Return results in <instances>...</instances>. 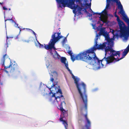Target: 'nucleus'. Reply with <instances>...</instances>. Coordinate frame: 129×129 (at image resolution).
Segmentation results:
<instances>
[{
    "mask_svg": "<svg viewBox=\"0 0 129 129\" xmlns=\"http://www.w3.org/2000/svg\"><path fill=\"white\" fill-rule=\"evenodd\" d=\"M59 55L57 53H56L53 56L54 58L55 59L59 58Z\"/></svg>",
    "mask_w": 129,
    "mask_h": 129,
    "instance_id": "nucleus-24",
    "label": "nucleus"
},
{
    "mask_svg": "<svg viewBox=\"0 0 129 129\" xmlns=\"http://www.w3.org/2000/svg\"><path fill=\"white\" fill-rule=\"evenodd\" d=\"M7 38H8V37H7Z\"/></svg>",
    "mask_w": 129,
    "mask_h": 129,
    "instance_id": "nucleus-59",
    "label": "nucleus"
},
{
    "mask_svg": "<svg viewBox=\"0 0 129 129\" xmlns=\"http://www.w3.org/2000/svg\"><path fill=\"white\" fill-rule=\"evenodd\" d=\"M102 12L100 13H97V14H98L100 15H102Z\"/></svg>",
    "mask_w": 129,
    "mask_h": 129,
    "instance_id": "nucleus-42",
    "label": "nucleus"
},
{
    "mask_svg": "<svg viewBox=\"0 0 129 129\" xmlns=\"http://www.w3.org/2000/svg\"><path fill=\"white\" fill-rule=\"evenodd\" d=\"M83 0H77L78 2L80 4H82L81 2Z\"/></svg>",
    "mask_w": 129,
    "mask_h": 129,
    "instance_id": "nucleus-38",
    "label": "nucleus"
},
{
    "mask_svg": "<svg viewBox=\"0 0 129 129\" xmlns=\"http://www.w3.org/2000/svg\"><path fill=\"white\" fill-rule=\"evenodd\" d=\"M111 2H112V1H110V2L107 1V4L105 8V9H107L110 6V3Z\"/></svg>",
    "mask_w": 129,
    "mask_h": 129,
    "instance_id": "nucleus-25",
    "label": "nucleus"
},
{
    "mask_svg": "<svg viewBox=\"0 0 129 129\" xmlns=\"http://www.w3.org/2000/svg\"><path fill=\"white\" fill-rule=\"evenodd\" d=\"M66 69L68 70V71H70V69L69 68V67H68V64H66V66H65Z\"/></svg>",
    "mask_w": 129,
    "mask_h": 129,
    "instance_id": "nucleus-31",
    "label": "nucleus"
},
{
    "mask_svg": "<svg viewBox=\"0 0 129 129\" xmlns=\"http://www.w3.org/2000/svg\"><path fill=\"white\" fill-rule=\"evenodd\" d=\"M56 85V84H55L54 83H53L52 84V87H55V85Z\"/></svg>",
    "mask_w": 129,
    "mask_h": 129,
    "instance_id": "nucleus-44",
    "label": "nucleus"
},
{
    "mask_svg": "<svg viewBox=\"0 0 129 129\" xmlns=\"http://www.w3.org/2000/svg\"><path fill=\"white\" fill-rule=\"evenodd\" d=\"M59 97H60V98L61 97H63V95H61L60 96H59Z\"/></svg>",
    "mask_w": 129,
    "mask_h": 129,
    "instance_id": "nucleus-48",
    "label": "nucleus"
},
{
    "mask_svg": "<svg viewBox=\"0 0 129 129\" xmlns=\"http://www.w3.org/2000/svg\"><path fill=\"white\" fill-rule=\"evenodd\" d=\"M52 76L54 78L56 79L58 76V74L57 72L55 71H54L52 73Z\"/></svg>",
    "mask_w": 129,
    "mask_h": 129,
    "instance_id": "nucleus-15",
    "label": "nucleus"
},
{
    "mask_svg": "<svg viewBox=\"0 0 129 129\" xmlns=\"http://www.w3.org/2000/svg\"><path fill=\"white\" fill-rule=\"evenodd\" d=\"M81 111H83V109H82V108H81Z\"/></svg>",
    "mask_w": 129,
    "mask_h": 129,
    "instance_id": "nucleus-47",
    "label": "nucleus"
},
{
    "mask_svg": "<svg viewBox=\"0 0 129 129\" xmlns=\"http://www.w3.org/2000/svg\"><path fill=\"white\" fill-rule=\"evenodd\" d=\"M29 30H31L33 33L35 35H36V34L32 30L30 29H28Z\"/></svg>",
    "mask_w": 129,
    "mask_h": 129,
    "instance_id": "nucleus-41",
    "label": "nucleus"
},
{
    "mask_svg": "<svg viewBox=\"0 0 129 129\" xmlns=\"http://www.w3.org/2000/svg\"><path fill=\"white\" fill-rule=\"evenodd\" d=\"M107 31L105 32V30L103 29H101V33L102 35L104 37L108 35V34L107 33Z\"/></svg>",
    "mask_w": 129,
    "mask_h": 129,
    "instance_id": "nucleus-17",
    "label": "nucleus"
},
{
    "mask_svg": "<svg viewBox=\"0 0 129 129\" xmlns=\"http://www.w3.org/2000/svg\"><path fill=\"white\" fill-rule=\"evenodd\" d=\"M54 79H55V78H54L53 77H51L50 79V81L53 83Z\"/></svg>",
    "mask_w": 129,
    "mask_h": 129,
    "instance_id": "nucleus-34",
    "label": "nucleus"
},
{
    "mask_svg": "<svg viewBox=\"0 0 129 129\" xmlns=\"http://www.w3.org/2000/svg\"><path fill=\"white\" fill-rule=\"evenodd\" d=\"M62 112L63 113V117H66L68 116V111H66L64 110Z\"/></svg>",
    "mask_w": 129,
    "mask_h": 129,
    "instance_id": "nucleus-20",
    "label": "nucleus"
},
{
    "mask_svg": "<svg viewBox=\"0 0 129 129\" xmlns=\"http://www.w3.org/2000/svg\"><path fill=\"white\" fill-rule=\"evenodd\" d=\"M90 9L91 10V12L92 13V12L93 13V15H94L95 14H97V13L96 12V13H94L93 11L90 8Z\"/></svg>",
    "mask_w": 129,
    "mask_h": 129,
    "instance_id": "nucleus-36",
    "label": "nucleus"
},
{
    "mask_svg": "<svg viewBox=\"0 0 129 129\" xmlns=\"http://www.w3.org/2000/svg\"><path fill=\"white\" fill-rule=\"evenodd\" d=\"M66 41H67L66 37H65L62 41V43L63 44H64L66 43Z\"/></svg>",
    "mask_w": 129,
    "mask_h": 129,
    "instance_id": "nucleus-27",
    "label": "nucleus"
},
{
    "mask_svg": "<svg viewBox=\"0 0 129 129\" xmlns=\"http://www.w3.org/2000/svg\"><path fill=\"white\" fill-rule=\"evenodd\" d=\"M102 13L103 14L104 16H106L107 15V12L105 9L102 11Z\"/></svg>",
    "mask_w": 129,
    "mask_h": 129,
    "instance_id": "nucleus-23",
    "label": "nucleus"
},
{
    "mask_svg": "<svg viewBox=\"0 0 129 129\" xmlns=\"http://www.w3.org/2000/svg\"><path fill=\"white\" fill-rule=\"evenodd\" d=\"M71 75L72 76V77L74 79H75V78H75V77L74 76L73 74H72Z\"/></svg>",
    "mask_w": 129,
    "mask_h": 129,
    "instance_id": "nucleus-39",
    "label": "nucleus"
},
{
    "mask_svg": "<svg viewBox=\"0 0 129 129\" xmlns=\"http://www.w3.org/2000/svg\"><path fill=\"white\" fill-rule=\"evenodd\" d=\"M70 56L71 59L73 62L76 59L81 60L88 63L89 55L87 50L81 52L76 56L72 54Z\"/></svg>",
    "mask_w": 129,
    "mask_h": 129,
    "instance_id": "nucleus-8",
    "label": "nucleus"
},
{
    "mask_svg": "<svg viewBox=\"0 0 129 129\" xmlns=\"http://www.w3.org/2000/svg\"><path fill=\"white\" fill-rule=\"evenodd\" d=\"M106 40L107 41V44L109 46H111L113 45V42L112 40L109 37V35L105 37Z\"/></svg>",
    "mask_w": 129,
    "mask_h": 129,
    "instance_id": "nucleus-11",
    "label": "nucleus"
},
{
    "mask_svg": "<svg viewBox=\"0 0 129 129\" xmlns=\"http://www.w3.org/2000/svg\"><path fill=\"white\" fill-rule=\"evenodd\" d=\"M125 38L126 39H127V37H126Z\"/></svg>",
    "mask_w": 129,
    "mask_h": 129,
    "instance_id": "nucleus-53",
    "label": "nucleus"
},
{
    "mask_svg": "<svg viewBox=\"0 0 129 129\" xmlns=\"http://www.w3.org/2000/svg\"><path fill=\"white\" fill-rule=\"evenodd\" d=\"M66 58L64 57H62L61 59V62L62 63H63L65 64V66H66V64H68L67 62V63L66 62Z\"/></svg>",
    "mask_w": 129,
    "mask_h": 129,
    "instance_id": "nucleus-19",
    "label": "nucleus"
},
{
    "mask_svg": "<svg viewBox=\"0 0 129 129\" xmlns=\"http://www.w3.org/2000/svg\"><path fill=\"white\" fill-rule=\"evenodd\" d=\"M100 18L101 21L103 22V23H106V22L107 20H106L102 19L101 16L100 17Z\"/></svg>",
    "mask_w": 129,
    "mask_h": 129,
    "instance_id": "nucleus-28",
    "label": "nucleus"
},
{
    "mask_svg": "<svg viewBox=\"0 0 129 129\" xmlns=\"http://www.w3.org/2000/svg\"><path fill=\"white\" fill-rule=\"evenodd\" d=\"M68 35H67V36H68Z\"/></svg>",
    "mask_w": 129,
    "mask_h": 129,
    "instance_id": "nucleus-57",
    "label": "nucleus"
},
{
    "mask_svg": "<svg viewBox=\"0 0 129 129\" xmlns=\"http://www.w3.org/2000/svg\"><path fill=\"white\" fill-rule=\"evenodd\" d=\"M56 0L58 3H61L63 7L67 6L72 9H73V12L75 14L78 11L79 14L81 15L82 14L81 11L83 8L78 5L75 6V2L76 0Z\"/></svg>",
    "mask_w": 129,
    "mask_h": 129,
    "instance_id": "nucleus-3",
    "label": "nucleus"
},
{
    "mask_svg": "<svg viewBox=\"0 0 129 129\" xmlns=\"http://www.w3.org/2000/svg\"><path fill=\"white\" fill-rule=\"evenodd\" d=\"M1 85H2L3 84V83H1Z\"/></svg>",
    "mask_w": 129,
    "mask_h": 129,
    "instance_id": "nucleus-49",
    "label": "nucleus"
},
{
    "mask_svg": "<svg viewBox=\"0 0 129 129\" xmlns=\"http://www.w3.org/2000/svg\"><path fill=\"white\" fill-rule=\"evenodd\" d=\"M59 119L60 121L62 122V124L64 125L65 128L67 129V127H68V124L67 121L63 120L62 117L60 118Z\"/></svg>",
    "mask_w": 129,
    "mask_h": 129,
    "instance_id": "nucleus-13",
    "label": "nucleus"
},
{
    "mask_svg": "<svg viewBox=\"0 0 129 129\" xmlns=\"http://www.w3.org/2000/svg\"><path fill=\"white\" fill-rule=\"evenodd\" d=\"M113 45L110 46V47H108L105 50V56H107L111 62H115L119 61L117 60L118 57L120 56V52L119 51H116L113 50L112 47Z\"/></svg>",
    "mask_w": 129,
    "mask_h": 129,
    "instance_id": "nucleus-4",
    "label": "nucleus"
},
{
    "mask_svg": "<svg viewBox=\"0 0 129 129\" xmlns=\"http://www.w3.org/2000/svg\"><path fill=\"white\" fill-rule=\"evenodd\" d=\"M58 92L60 93V94H62V92L61 91L60 89H59L58 90Z\"/></svg>",
    "mask_w": 129,
    "mask_h": 129,
    "instance_id": "nucleus-37",
    "label": "nucleus"
},
{
    "mask_svg": "<svg viewBox=\"0 0 129 129\" xmlns=\"http://www.w3.org/2000/svg\"><path fill=\"white\" fill-rule=\"evenodd\" d=\"M69 72H70V73L71 74V75L72 74H73L72 73V71H69Z\"/></svg>",
    "mask_w": 129,
    "mask_h": 129,
    "instance_id": "nucleus-46",
    "label": "nucleus"
},
{
    "mask_svg": "<svg viewBox=\"0 0 129 129\" xmlns=\"http://www.w3.org/2000/svg\"><path fill=\"white\" fill-rule=\"evenodd\" d=\"M122 16L123 17V20L125 21L126 22L129 23V19L127 17L125 14ZM127 35L128 36H129V28H128L127 29Z\"/></svg>",
    "mask_w": 129,
    "mask_h": 129,
    "instance_id": "nucleus-14",
    "label": "nucleus"
},
{
    "mask_svg": "<svg viewBox=\"0 0 129 129\" xmlns=\"http://www.w3.org/2000/svg\"><path fill=\"white\" fill-rule=\"evenodd\" d=\"M98 39V38H96L95 40V44L94 45L93 47L87 50L89 56H91L93 55H95L94 53L95 54V53L94 52V50L97 49H101L102 50H104L105 52L106 49L107 48V47H110V46L107 44V43L104 42L101 44V43L99 45L97 44L98 42L97 40Z\"/></svg>",
    "mask_w": 129,
    "mask_h": 129,
    "instance_id": "nucleus-5",
    "label": "nucleus"
},
{
    "mask_svg": "<svg viewBox=\"0 0 129 129\" xmlns=\"http://www.w3.org/2000/svg\"><path fill=\"white\" fill-rule=\"evenodd\" d=\"M83 11L85 10V12L87 14H88L89 17L92 16V14H90V13L88 12L86 10L85 8H84L83 10Z\"/></svg>",
    "mask_w": 129,
    "mask_h": 129,
    "instance_id": "nucleus-26",
    "label": "nucleus"
},
{
    "mask_svg": "<svg viewBox=\"0 0 129 129\" xmlns=\"http://www.w3.org/2000/svg\"><path fill=\"white\" fill-rule=\"evenodd\" d=\"M68 53L69 54L70 56L72 54V51L71 50L69 51H68Z\"/></svg>",
    "mask_w": 129,
    "mask_h": 129,
    "instance_id": "nucleus-35",
    "label": "nucleus"
},
{
    "mask_svg": "<svg viewBox=\"0 0 129 129\" xmlns=\"http://www.w3.org/2000/svg\"><path fill=\"white\" fill-rule=\"evenodd\" d=\"M6 56H7V55L6 54L4 55L3 58L1 59V61L3 63L2 65L4 67V68L3 70H4L7 73H8V71H10L9 69H10V72H13L17 70L18 69L17 65L15 62L12 63L11 61L10 62L9 65H7V64H6V65H5V57Z\"/></svg>",
    "mask_w": 129,
    "mask_h": 129,
    "instance_id": "nucleus-7",
    "label": "nucleus"
},
{
    "mask_svg": "<svg viewBox=\"0 0 129 129\" xmlns=\"http://www.w3.org/2000/svg\"><path fill=\"white\" fill-rule=\"evenodd\" d=\"M2 3H1L0 2V4H1V5H2Z\"/></svg>",
    "mask_w": 129,
    "mask_h": 129,
    "instance_id": "nucleus-52",
    "label": "nucleus"
},
{
    "mask_svg": "<svg viewBox=\"0 0 129 129\" xmlns=\"http://www.w3.org/2000/svg\"><path fill=\"white\" fill-rule=\"evenodd\" d=\"M87 5H88V4H87Z\"/></svg>",
    "mask_w": 129,
    "mask_h": 129,
    "instance_id": "nucleus-58",
    "label": "nucleus"
},
{
    "mask_svg": "<svg viewBox=\"0 0 129 129\" xmlns=\"http://www.w3.org/2000/svg\"><path fill=\"white\" fill-rule=\"evenodd\" d=\"M3 10H7V9L5 6L3 7Z\"/></svg>",
    "mask_w": 129,
    "mask_h": 129,
    "instance_id": "nucleus-40",
    "label": "nucleus"
},
{
    "mask_svg": "<svg viewBox=\"0 0 129 129\" xmlns=\"http://www.w3.org/2000/svg\"><path fill=\"white\" fill-rule=\"evenodd\" d=\"M29 40H25L24 41V42H27V43H28L29 42Z\"/></svg>",
    "mask_w": 129,
    "mask_h": 129,
    "instance_id": "nucleus-43",
    "label": "nucleus"
},
{
    "mask_svg": "<svg viewBox=\"0 0 129 129\" xmlns=\"http://www.w3.org/2000/svg\"><path fill=\"white\" fill-rule=\"evenodd\" d=\"M118 1L119 0H118ZM118 5V7L119 9H120V10L119 13L121 14L122 16L125 14V13L123 9V7L122 5L121 4V3L119 1L117 3Z\"/></svg>",
    "mask_w": 129,
    "mask_h": 129,
    "instance_id": "nucleus-10",
    "label": "nucleus"
},
{
    "mask_svg": "<svg viewBox=\"0 0 129 129\" xmlns=\"http://www.w3.org/2000/svg\"><path fill=\"white\" fill-rule=\"evenodd\" d=\"M5 48H6V49L8 47V43L7 42V41L6 44H5Z\"/></svg>",
    "mask_w": 129,
    "mask_h": 129,
    "instance_id": "nucleus-33",
    "label": "nucleus"
},
{
    "mask_svg": "<svg viewBox=\"0 0 129 129\" xmlns=\"http://www.w3.org/2000/svg\"><path fill=\"white\" fill-rule=\"evenodd\" d=\"M98 35H99L97 34L96 35V39H95V40L96 39V38H98V37L99 36H100V35H102V34L101 33V29L100 30V32L98 33Z\"/></svg>",
    "mask_w": 129,
    "mask_h": 129,
    "instance_id": "nucleus-32",
    "label": "nucleus"
},
{
    "mask_svg": "<svg viewBox=\"0 0 129 129\" xmlns=\"http://www.w3.org/2000/svg\"><path fill=\"white\" fill-rule=\"evenodd\" d=\"M60 33H55L51 36V39H50L48 45L44 44L45 48L47 50H51L53 49L55 50V44L56 42L61 38L62 36H60Z\"/></svg>",
    "mask_w": 129,
    "mask_h": 129,
    "instance_id": "nucleus-6",
    "label": "nucleus"
},
{
    "mask_svg": "<svg viewBox=\"0 0 129 129\" xmlns=\"http://www.w3.org/2000/svg\"><path fill=\"white\" fill-rule=\"evenodd\" d=\"M117 22L120 29L121 35L123 37H125L127 34V27L125 24L121 20Z\"/></svg>",
    "mask_w": 129,
    "mask_h": 129,
    "instance_id": "nucleus-9",
    "label": "nucleus"
},
{
    "mask_svg": "<svg viewBox=\"0 0 129 129\" xmlns=\"http://www.w3.org/2000/svg\"><path fill=\"white\" fill-rule=\"evenodd\" d=\"M8 20L12 21V22H14L15 23L14 25H15V26L16 27H17L18 28H19L20 29V31L21 30L20 28H19V27L18 26V24L16 22H15L14 20H12V18H11V19H7L5 20V21H6Z\"/></svg>",
    "mask_w": 129,
    "mask_h": 129,
    "instance_id": "nucleus-18",
    "label": "nucleus"
},
{
    "mask_svg": "<svg viewBox=\"0 0 129 129\" xmlns=\"http://www.w3.org/2000/svg\"><path fill=\"white\" fill-rule=\"evenodd\" d=\"M116 12H115V13L116 14Z\"/></svg>",
    "mask_w": 129,
    "mask_h": 129,
    "instance_id": "nucleus-55",
    "label": "nucleus"
},
{
    "mask_svg": "<svg viewBox=\"0 0 129 129\" xmlns=\"http://www.w3.org/2000/svg\"><path fill=\"white\" fill-rule=\"evenodd\" d=\"M107 1L110 2V1H112V2H115L116 3H117L118 2V0H106Z\"/></svg>",
    "mask_w": 129,
    "mask_h": 129,
    "instance_id": "nucleus-30",
    "label": "nucleus"
},
{
    "mask_svg": "<svg viewBox=\"0 0 129 129\" xmlns=\"http://www.w3.org/2000/svg\"><path fill=\"white\" fill-rule=\"evenodd\" d=\"M62 104V102H61L60 105L58 107V108L62 112L63 111H64V109L63 108Z\"/></svg>",
    "mask_w": 129,
    "mask_h": 129,
    "instance_id": "nucleus-21",
    "label": "nucleus"
},
{
    "mask_svg": "<svg viewBox=\"0 0 129 129\" xmlns=\"http://www.w3.org/2000/svg\"><path fill=\"white\" fill-rule=\"evenodd\" d=\"M114 16L115 17H116L117 18L116 19H117V21H118L120 20V19L119 18V17L116 14H115Z\"/></svg>",
    "mask_w": 129,
    "mask_h": 129,
    "instance_id": "nucleus-29",
    "label": "nucleus"
},
{
    "mask_svg": "<svg viewBox=\"0 0 129 129\" xmlns=\"http://www.w3.org/2000/svg\"><path fill=\"white\" fill-rule=\"evenodd\" d=\"M75 83L77 88L80 96L82 99L84 106V108L85 109V113L84 114L83 112L82 114L83 116L86 121L87 123L85 126L82 127V129H90L91 126V123L87 117V97L86 93V85L83 82L81 84L78 83L79 79L78 78H76L74 79Z\"/></svg>",
    "mask_w": 129,
    "mask_h": 129,
    "instance_id": "nucleus-1",
    "label": "nucleus"
},
{
    "mask_svg": "<svg viewBox=\"0 0 129 129\" xmlns=\"http://www.w3.org/2000/svg\"><path fill=\"white\" fill-rule=\"evenodd\" d=\"M101 26H102V25H103V24H101Z\"/></svg>",
    "mask_w": 129,
    "mask_h": 129,
    "instance_id": "nucleus-50",
    "label": "nucleus"
},
{
    "mask_svg": "<svg viewBox=\"0 0 129 129\" xmlns=\"http://www.w3.org/2000/svg\"><path fill=\"white\" fill-rule=\"evenodd\" d=\"M52 97H55V99L56 100L57 102L58 103L59 101H60V97L59 96H57L56 97H55V94L54 93L53 95H52Z\"/></svg>",
    "mask_w": 129,
    "mask_h": 129,
    "instance_id": "nucleus-16",
    "label": "nucleus"
},
{
    "mask_svg": "<svg viewBox=\"0 0 129 129\" xmlns=\"http://www.w3.org/2000/svg\"><path fill=\"white\" fill-rule=\"evenodd\" d=\"M129 51V47H127L124 51L122 52V57L119 59H118L117 61H119L120 60L122 59L126 55Z\"/></svg>",
    "mask_w": 129,
    "mask_h": 129,
    "instance_id": "nucleus-12",
    "label": "nucleus"
},
{
    "mask_svg": "<svg viewBox=\"0 0 129 129\" xmlns=\"http://www.w3.org/2000/svg\"><path fill=\"white\" fill-rule=\"evenodd\" d=\"M38 46H39V47L40 48H45V45L44 44H44V45H43L42 44H41L39 42H38Z\"/></svg>",
    "mask_w": 129,
    "mask_h": 129,
    "instance_id": "nucleus-22",
    "label": "nucleus"
},
{
    "mask_svg": "<svg viewBox=\"0 0 129 129\" xmlns=\"http://www.w3.org/2000/svg\"><path fill=\"white\" fill-rule=\"evenodd\" d=\"M57 83H58V82H54V83L55 84H56V85H57Z\"/></svg>",
    "mask_w": 129,
    "mask_h": 129,
    "instance_id": "nucleus-45",
    "label": "nucleus"
},
{
    "mask_svg": "<svg viewBox=\"0 0 129 129\" xmlns=\"http://www.w3.org/2000/svg\"><path fill=\"white\" fill-rule=\"evenodd\" d=\"M9 10H10V9H9Z\"/></svg>",
    "mask_w": 129,
    "mask_h": 129,
    "instance_id": "nucleus-56",
    "label": "nucleus"
},
{
    "mask_svg": "<svg viewBox=\"0 0 129 129\" xmlns=\"http://www.w3.org/2000/svg\"><path fill=\"white\" fill-rule=\"evenodd\" d=\"M127 47H129V44H128V46Z\"/></svg>",
    "mask_w": 129,
    "mask_h": 129,
    "instance_id": "nucleus-54",
    "label": "nucleus"
},
{
    "mask_svg": "<svg viewBox=\"0 0 129 129\" xmlns=\"http://www.w3.org/2000/svg\"><path fill=\"white\" fill-rule=\"evenodd\" d=\"M59 7H61V5H59Z\"/></svg>",
    "mask_w": 129,
    "mask_h": 129,
    "instance_id": "nucleus-51",
    "label": "nucleus"
},
{
    "mask_svg": "<svg viewBox=\"0 0 129 129\" xmlns=\"http://www.w3.org/2000/svg\"><path fill=\"white\" fill-rule=\"evenodd\" d=\"M94 54L95 55L89 56L88 63L96 66L99 68H101L103 67L104 65L112 62L107 56H105L102 60H99L96 54Z\"/></svg>",
    "mask_w": 129,
    "mask_h": 129,
    "instance_id": "nucleus-2",
    "label": "nucleus"
}]
</instances>
